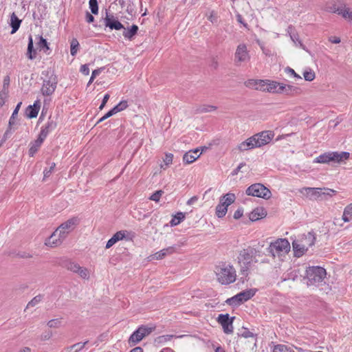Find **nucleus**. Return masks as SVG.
Masks as SVG:
<instances>
[{
  "instance_id": "423d86ee",
  "label": "nucleus",
  "mask_w": 352,
  "mask_h": 352,
  "mask_svg": "<svg viewBox=\"0 0 352 352\" xmlns=\"http://www.w3.org/2000/svg\"><path fill=\"white\" fill-rule=\"evenodd\" d=\"M325 269L320 266L308 267L306 270V278L308 285L318 286L326 277Z\"/></svg>"
},
{
  "instance_id": "20e7f679",
  "label": "nucleus",
  "mask_w": 352,
  "mask_h": 352,
  "mask_svg": "<svg viewBox=\"0 0 352 352\" xmlns=\"http://www.w3.org/2000/svg\"><path fill=\"white\" fill-rule=\"evenodd\" d=\"M290 243L286 239H278L271 242L267 248V255L272 258L284 256L290 251Z\"/></svg>"
},
{
  "instance_id": "69168bd1",
  "label": "nucleus",
  "mask_w": 352,
  "mask_h": 352,
  "mask_svg": "<svg viewBox=\"0 0 352 352\" xmlns=\"http://www.w3.org/2000/svg\"><path fill=\"white\" fill-rule=\"evenodd\" d=\"M21 104H22L21 102L18 103L16 107H15V109L12 114L13 118H15V116L17 115L19 110L20 109Z\"/></svg>"
},
{
  "instance_id": "603ef678",
  "label": "nucleus",
  "mask_w": 352,
  "mask_h": 352,
  "mask_svg": "<svg viewBox=\"0 0 352 352\" xmlns=\"http://www.w3.org/2000/svg\"><path fill=\"white\" fill-rule=\"evenodd\" d=\"M52 336V331H46L43 332L41 336V340L43 341H46L50 340Z\"/></svg>"
},
{
  "instance_id": "4c0bfd02",
  "label": "nucleus",
  "mask_w": 352,
  "mask_h": 352,
  "mask_svg": "<svg viewBox=\"0 0 352 352\" xmlns=\"http://www.w3.org/2000/svg\"><path fill=\"white\" fill-rule=\"evenodd\" d=\"M14 119H15V118H13L12 116H11L10 120H9L8 128L6 131V132L3 135V140H6L11 135L12 126L15 124Z\"/></svg>"
},
{
  "instance_id": "72a5a7b5",
  "label": "nucleus",
  "mask_w": 352,
  "mask_h": 352,
  "mask_svg": "<svg viewBox=\"0 0 352 352\" xmlns=\"http://www.w3.org/2000/svg\"><path fill=\"white\" fill-rule=\"evenodd\" d=\"M37 45L41 50H43L47 54H50L49 51L50 49L45 38H43L41 36H39V41L38 42Z\"/></svg>"
},
{
  "instance_id": "680f3d73",
  "label": "nucleus",
  "mask_w": 352,
  "mask_h": 352,
  "mask_svg": "<svg viewBox=\"0 0 352 352\" xmlns=\"http://www.w3.org/2000/svg\"><path fill=\"white\" fill-rule=\"evenodd\" d=\"M85 19L86 21L89 23H91L94 21V16L91 14L89 12H86Z\"/></svg>"
},
{
  "instance_id": "e433bc0d",
  "label": "nucleus",
  "mask_w": 352,
  "mask_h": 352,
  "mask_svg": "<svg viewBox=\"0 0 352 352\" xmlns=\"http://www.w3.org/2000/svg\"><path fill=\"white\" fill-rule=\"evenodd\" d=\"M336 11H338V14L342 15L343 18L352 21V11L349 8H344L343 9H338Z\"/></svg>"
},
{
  "instance_id": "ddd939ff",
  "label": "nucleus",
  "mask_w": 352,
  "mask_h": 352,
  "mask_svg": "<svg viewBox=\"0 0 352 352\" xmlns=\"http://www.w3.org/2000/svg\"><path fill=\"white\" fill-rule=\"evenodd\" d=\"M154 329L155 327H148L144 325L140 326L131 335L129 342L133 343V344L138 343L145 336L149 335Z\"/></svg>"
},
{
  "instance_id": "c85d7f7f",
  "label": "nucleus",
  "mask_w": 352,
  "mask_h": 352,
  "mask_svg": "<svg viewBox=\"0 0 352 352\" xmlns=\"http://www.w3.org/2000/svg\"><path fill=\"white\" fill-rule=\"evenodd\" d=\"M279 89L280 90V94L285 93L287 95L292 94L293 93H298L300 89L292 85H287L284 84H281L280 85Z\"/></svg>"
},
{
  "instance_id": "774afa93",
  "label": "nucleus",
  "mask_w": 352,
  "mask_h": 352,
  "mask_svg": "<svg viewBox=\"0 0 352 352\" xmlns=\"http://www.w3.org/2000/svg\"><path fill=\"white\" fill-rule=\"evenodd\" d=\"M329 41L332 43L338 44L340 43V38L338 37H330Z\"/></svg>"
},
{
  "instance_id": "dca6fc26",
  "label": "nucleus",
  "mask_w": 352,
  "mask_h": 352,
  "mask_svg": "<svg viewBox=\"0 0 352 352\" xmlns=\"http://www.w3.org/2000/svg\"><path fill=\"white\" fill-rule=\"evenodd\" d=\"M234 57L236 64L239 62H245L250 59L247 47L245 44L242 43L237 46Z\"/></svg>"
},
{
  "instance_id": "5fc2aeb1",
  "label": "nucleus",
  "mask_w": 352,
  "mask_h": 352,
  "mask_svg": "<svg viewBox=\"0 0 352 352\" xmlns=\"http://www.w3.org/2000/svg\"><path fill=\"white\" fill-rule=\"evenodd\" d=\"M173 155L172 153H166L164 162L166 166L172 164Z\"/></svg>"
},
{
  "instance_id": "f03ea898",
  "label": "nucleus",
  "mask_w": 352,
  "mask_h": 352,
  "mask_svg": "<svg viewBox=\"0 0 352 352\" xmlns=\"http://www.w3.org/2000/svg\"><path fill=\"white\" fill-rule=\"evenodd\" d=\"M274 133L271 131H263L241 142L238 148L241 151H245L254 148L261 147L268 144L274 138Z\"/></svg>"
},
{
  "instance_id": "aec40b11",
  "label": "nucleus",
  "mask_w": 352,
  "mask_h": 352,
  "mask_svg": "<svg viewBox=\"0 0 352 352\" xmlns=\"http://www.w3.org/2000/svg\"><path fill=\"white\" fill-rule=\"evenodd\" d=\"M199 151V148H196L194 151H189L186 153L183 156L184 162L188 164L195 162L199 157V154H198Z\"/></svg>"
},
{
  "instance_id": "39448f33",
  "label": "nucleus",
  "mask_w": 352,
  "mask_h": 352,
  "mask_svg": "<svg viewBox=\"0 0 352 352\" xmlns=\"http://www.w3.org/2000/svg\"><path fill=\"white\" fill-rule=\"evenodd\" d=\"M217 280L223 285H228L234 283L236 274L234 268L230 265L223 263L216 268Z\"/></svg>"
},
{
  "instance_id": "e2e57ef3",
  "label": "nucleus",
  "mask_w": 352,
  "mask_h": 352,
  "mask_svg": "<svg viewBox=\"0 0 352 352\" xmlns=\"http://www.w3.org/2000/svg\"><path fill=\"white\" fill-rule=\"evenodd\" d=\"M343 8H344L337 7L336 5H335V4H333L331 6L327 8L329 11H330L331 12H335V13H338V11H336V10H337L338 9H343Z\"/></svg>"
},
{
  "instance_id": "412c9836",
  "label": "nucleus",
  "mask_w": 352,
  "mask_h": 352,
  "mask_svg": "<svg viewBox=\"0 0 352 352\" xmlns=\"http://www.w3.org/2000/svg\"><path fill=\"white\" fill-rule=\"evenodd\" d=\"M44 140H45L43 138L38 135V138L36 140L32 142L30 144V147L29 149V155L30 157H33L34 155V154L38 151V150L41 147Z\"/></svg>"
},
{
  "instance_id": "ea45409f",
  "label": "nucleus",
  "mask_w": 352,
  "mask_h": 352,
  "mask_svg": "<svg viewBox=\"0 0 352 352\" xmlns=\"http://www.w3.org/2000/svg\"><path fill=\"white\" fill-rule=\"evenodd\" d=\"M226 302L232 306H238L243 303L242 302H241V299L239 298L238 294L230 298H228L226 300Z\"/></svg>"
},
{
  "instance_id": "b1692460",
  "label": "nucleus",
  "mask_w": 352,
  "mask_h": 352,
  "mask_svg": "<svg viewBox=\"0 0 352 352\" xmlns=\"http://www.w3.org/2000/svg\"><path fill=\"white\" fill-rule=\"evenodd\" d=\"M38 101L35 102V103L33 105H29L26 109V116L29 118H36L38 115L40 105L38 104Z\"/></svg>"
},
{
  "instance_id": "13d9d810",
  "label": "nucleus",
  "mask_w": 352,
  "mask_h": 352,
  "mask_svg": "<svg viewBox=\"0 0 352 352\" xmlns=\"http://www.w3.org/2000/svg\"><path fill=\"white\" fill-rule=\"evenodd\" d=\"M80 72L85 76L89 75V68L87 64L82 65L80 69Z\"/></svg>"
},
{
  "instance_id": "3c124183",
  "label": "nucleus",
  "mask_w": 352,
  "mask_h": 352,
  "mask_svg": "<svg viewBox=\"0 0 352 352\" xmlns=\"http://www.w3.org/2000/svg\"><path fill=\"white\" fill-rule=\"evenodd\" d=\"M164 193V192L162 190H157L155 192H154L151 197H150V199L152 200V201H155L156 202L159 201L161 196L162 195V194Z\"/></svg>"
},
{
  "instance_id": "9b49d317",
  "label": "nucleus",
  "mask_w": 352,
  "mask_h": 352,
  "mask_svg": "<svg viewBox=\"0 0 352 352\" xmlns=\"http://www.w3.org/2000/svg\"><path fill=\"white\" fill-rule=\"evenodd\" d=\"M245 192L248 195L261 197L265 199H269L272 196L271 191L260 183L252 184L246 189Z\"/></svg>"
},
{
  "instance_id": "a211bd4d",
  "label": "nucleus",
  "mask_w": 352,
  "mask_h": 352,
  "mask_svg": "<svg viewBox=\"0 0 352 352\" xmlns=\"http://www.w3.org/2000/svg\"><path fill=\"white\" fill-rule=\"evenodd\" d=\"M266 215L267 212L262 207H258L250 213L249 219L252 221H255L265 217Z\"/></svg>"
},
{
  "instance_id": "4be33fe9",
  "label": "nucleus",
  "mask_w": 352,
  "mask_h": 352,
  "mask_svg": "<svg viewBox=\"0 0 352 352\" xmlns=\"http://www.w3.org/2000/svg\"><path fill=\"white\" fill-rule=\"evenodd\" d=\"M175 251H176L175 247L170 246V247H168L166 248H164V249L156 252L153 255V257L157 260L162 259L164 257H166V256L173 254L174 252H175Z\"/></svg>"
},
{
  "instance_id": "5701e85b",
  "label": "nucleus",
  "mask_w": 352,
  "mask_h": 352,
  "mask_svg": "<svg viewBox=\"0 0 352 352\" xmlns=\"http://www.w3.org/2000/svg\"><path fill=\"white\" fill-rule=\"evenodd\" d=\"M242 337L244 338H252V341L248 340L245 341V343L248 344V346L251 348V349H254V346H256V338L253 333L250 332L248 329H245L244 331L241 333Z\"/></svg>"
},
{
  "instance_id": "8fccbe9b",
  "label": "nucleus",
  "mask_w": 352,
  "mask_h": 352,
  "mask_svg": "<svg viewBox=\"0 0 352 352\" xmlns=\"http://www.w3.org/2000/svg\"><path fill=\"white\" fill-rule=\"evenodd\" d=\"M55 166H56V164L53 162V163H52V164L49 168H45L44 170V171H43L44 179L49 177L51 175V174L52 173V172L54 171V170L55 168Z\"/></svg>"
},
{
  "instance_id": "7ed1b4c3",
  "label": "nucleus",
  "mask_w": 352,
  "mask_h": 352,
  "mask_svg": "<svg viewBox=\"0 0 352 352\" xmlns=\"http://www.w3.org/2000/svg\"><path fill=\"white\" fill-rule=\"evenodd\" d=\"M316 237L314 234L308 232L307 234H302L298 239L293 240L292 248L294 256L297 258L301 257L308 250L309 247L314 245Z\"/></svg>"
},
{
  "instance_id": "4468645a",
  "label": "nucleus",
  "mask_w": 352,
  "mask_h": 352,
  "mask_svg": "<svg viewBox=\"0 0 352 352\" xmlns=\"http://www.w3.org/2000/svg\"><path fill=\"white\" fill-rule=\"evenodd\" d=\"M234 317L230 318L228 314H219L217 318V322L222 326L223 331L226 334L233 332L232 322Z\"/></svg>"
},
{
  "instance_id": "f704fd0d",
  "label": "nucleus",
  "mask_w": 352,
  "mask_h": 352,
  "mask_svg": "<svg viewBox=\"0 0 352 352\" xmlns=\"http://www.w3.org/2000/svg\"><path fill=\"white\" fill-rule=\"evenodd\" d=\"M184 218L185 214L183 212H177L170 221V226H175L179 224L184 219Z\"/></svg>"
},
{
  "instance_id": "2f4dec72",
  "label": "nucleus",
  "mask_w": 352,
  "mask_h": 352,
  "mask_svg": "<svg viewBox=\"0 0 352 352\" xmlns=\"http://www.w3.org/2000/svg\"><path fill=\"white\" fill-rule=\"evenodd\" d=\"M138 31V27L136 25H132L128 30L123 32V36L124 38L131 40L133 36L137 34Z\"/></svg>"
},
{
  "instance_id": "7c9ffc66",
  "label": "nucleus",
  "mask_w": 352,
  "mask_h": 352,
  "mask_svg": "<svg viewBox=\"0 0 352 352\" xmlns=\"http://www.w3.org/2000/svg\"><path fill=\"white\" fill-rule=\"evenodd\" d=\"M26 55L27 57L30 60H32L36 57V51L34 49L33 40L31 36L29 37Z\"/></svg>"
},
{
  "instance_id": "338daca9",
  "label": "nucleus",
  "mask_w": 352,
  "mask_h": 352,
  "mask_svg": "<svg viewBox=\"0 0 352 352\" xmlns=\"http://www.w3.org/2000/svg\"><path fill=\"white\" fill-rule=\"evenodd\" d=\"M198 198L197 196H194L189 199L187 201L188 205H192L197 201Z\"/></svg>"
},
{
  "instance_id": "473e14b6",
  "label": "nucleus",
  "mask_w": 352,
  "mask_h": 352,
  "mask_svg": "<svg viewBox=\"0 0 352 352\" xmlns=\"http://www.w3.org/2000/svg\"><path fill=\"white\" fill-rule=\"evenodd\" d=\"M342 219L344 222L352 221V204L345 207Z\"/></svg>"
},
{
  "instance_id": "f8f14e48",
  "label": "nucleus",
  "mask_w": 352,
  "mask_h": 352,
  "mask_svg": "<svg viewBox=\"0 0 352 352\" xmlns=\"http://www.w3.org/2000/svg\"><path fill=\"white\" fill-rule=\"evenodd\" d=\"M58 78L53 72L48 76V79L44 80L41 87V93L43 96L52 95L57 87Z\"/></svg>"
},
{
  "instance_id": "f3484780",
  "label": "nucleus",
  "mask_w": 352,
  "mask_h": 352,
  "mask_svg": "<svg viewBox=\"0 0 352 352\" xmlns=\"http://www.w3.org/2000/svg\"><path fill=\"white\" fill-rule=\"evenodd\" d=\"M56 122L54 121L51 117L49 118L47 123L42 126L38 135L45 140L47 135L56 129Z\"/></svg>"
},
{
  "instance_id": "c03bdc74",
  "label": "nucleus",
  "mask_w": 352,
  "mask_h": 352,
  "mask_svg": "<svg viewBox=\"0 0 352 352\" xmlns=\"http://www.w3.org/2000/svg\"><path fill=\"white\" fill-rule=\"evenodd\" d=\"M128 107L127 101L122 100L120 103H118L117 105H116L113 109H114L115 112L117 113L121 111L124 110Z\"/></svg>"
},
{
  "instance_id": "a18cd8bd",
  "label": "nucleus",
  "mask_w": 352,
  "mask_h": 352,
  "mask_svg": "<svg viewBox=\"0 0 352 352\" xmlns=\"http://www.w3.org/2000/svg\"><path fill=\"white\" fill-rule=\"evenodd\" d=\"M257 85H256V90H260L263 91H266V86L267 83V80H257Z\"/></svg>"
},
{
  "instance_id": "2eb2a0df",
  "label": "nucleus",
  "mask_w": 352,
  "mask_h": 352,
  "mask_svg": "<svg viewBox=\"0 0 352 352\" xmlns=\"http://www.w3.org/2000/svg\"><path fill=\"white\" fill-rule=\"evenodd\" d=\"M104 21L105 26L109 28L111 30H125L124 25L113 14H109L107 12H106V16L104 19Z\"/></svg>"
},
{
  "instance_id": "0eeeda50",
  "label": "nucleus",
  "mask_w": 352,
  "mask_h": 352,
  "mask_svg": "<svg viewBox=\"0 0 352 352\" xmlns=\"http://www.w3.org/2000/svg\"><path fill=\"white\" fill-rule=\"evenodd\" d=\"M349 153L342 151H330L320 155L314 160V163L329 164L330 162L340 163L349 158Z\"/></svg>"
},
{
  "instance_id": "bf43d9fd",
  "label": "nucleus",
  "mask_w": 352,
  "mask_h": 352,
  "mask_svg": "<svg viewBox=\"0 0 352 352\" xmlns=\"http://www.w3.org/2000/svg\"><path fill=\"white\" fill-rule=\"evenodd\" d=\"M109 97H110V96H109V94H106L104 96L103 99H102V103H101V104H100V107H99V109H100V110H102V109L104 107V106H105L106 103L107 102V101H108V100H109Z\"/></svg>"
},
{
  "instance_id": "bb28decb",
  "label": "nucleus",
  "mask_w": 352,
  "mask_h": 352,
  "mask_svg": "<svg viewBox=\"0 0 352 352\" xmlns=\"http://www.w3.org/2000/svg\"><path fill=\"white\" fill-rule=\"evenodd\" d=\"M21 23V20L16 16L14 12H12L10 16V25L12 27L11 34L15 33L19 30Z\"/></svg>"
},
{
  "instance_id": "4d7b16f0",
  "label": "nucleus",
  "mask_w": 352,
  "mask_h": 352,
  "mask_svg": "<svg viewBox=\"0 0 352 352\" xmlns=\"http://www.w3.org/2000/svg\"><path fill=\"white\" fill-rule=\"evenodd\" d=\"M243 209L242 208H239L234 212L233 217L235 219H239L243 216Z\"/></svg>"
},
{
  "instance_id": "09e8293b",
  "label": "nucleus",
  "mask_w": 352,
  "mask_h": 352,
  "mask_svg": "<svg viewBox=\"0 0 352 352\" xmlns=\"http://www.w3.org/2000/svg\"><path fill=\"white\" fill-rule=\"evenodd\" d=\"M61 321L60 319H53L47 322V326L50 328H58L60 326Z\"/></svg>"
},
{
  "instance_id": "c9c22d12",
  "label": "nucleus",
  "mask_w": 352,
  "mask_h": 352,
  "mask_svg": "<svg viewBox=\"0 0 352 352\" xmlns=\"http://www.w3.org/2000/svg\"><path fill=\"white\" fill-rule=\"evenodd\" d=\"M80 44L78 40L75 38H72L70 43V53L71 55L75 56L79 50Z\"/></svg>"
},
{
  "instance_id": "a19ab883",
  "label": "nucleus",
  "mask_w": 352,
  "mask_h": 352,
  "mask_svg": "<svg viewBox=\"0 0 352 352\" xmlns=\"http://www.w3.org/2000/svg\"><path fill=\"white\" fill-rule=\"evenodd\" d=\"M303 76L305 80L311 82L314 80L316 74L313 70L309 69L303 72Z\"/></svg>"
},
{
  "instance_id": "cd10ccee",
  "label": "nucleus",
  "mask_w": 352,
  "mask_h": 352,
  "mask_svg": "<svg viewBox=\"0 0 352 352\" xmlns=\"http://www.w3.org/2000/svg\"><path fill=\"white\" fill-rule=\"evenodd\" d=\"M89 343V340H86L84 342H78L72 346L65 348L66 352H79Z\"/></svg>"
},
{
  "instance_id": "58836bf2",
  "label": "nucleus",
  "mask_w": 352,
  "mask_h": 352,
  "mask_svg": "<svg viewBox=\"0 0 352 352\" xmlns=\"http://www.w3.org/2000/svg\"><path fill=\"white\" fill-rule=\"evenodd\" d=\"M273 352H294V351L285 345L278 344L274 346Z\"/></svg>"
},
{
  "instance_id": "f257e3e1",
  "label": "nucleus",
  "mask_w": 352,
  "mask_h": 352,
  "mask_svg": "<svg viewBox=\"0 0 352 352\" xmlns=\"http://www.w3.org/2000/svg\"><path fill=\"white\" fill-rule=\"evenodd\" d=\"M79 219L77 217H74L62 223L50 236L45 240V244L51 248L60 245L68 234L79 224Z\"/></svg>"
},
{
  "instance_id": "37998d69",
  "label": "nucleus",
  "mask_w": 352,
  "mask_h": 352,
  "mask_svg": "<svg viewBox=\"0 0 352 352\" xmlns=\"http://www.w3.org/2000/svg\"><path fill=\"white\" fill-rule=\"evenodd\" d=\"M89 5L91 13L97 14L98 13V5L97 0H89Z\"/></svg>"
},
{
  "instance_id": "a878e982",
  "label": "nucleus",
  "mask_w": 352,
  "mask_h": 352,
  "mask_svg": "<svg viewBox=\"0 0 352 352\" xmlns=\"http://www.w3.org/2000/svg\"><path fill=\"white\" fill-rule=\"evenodd\" d=\"M282 83L276 82V81H272L267 80V83L266 86L267 91L268 92L271 93H275V94H280V90L279 89L280 85H281Z\"/></svg>"
},
{
  "instance_id": "6ab92c4d",
  "label": "nucleus",
  "mask_w": 352,
  "mask_h": 352,
  "mask_svg": "<svg viewBox=\"0 0 352 352\" xmlns=\"http://www.w3.org/2000/svg\"><path fill=\"white\" fill-rule=\"evenodd\" d=\"M126 232V230L124 231H118L116 233H115L113 236L109 239L106 244V248L109 249L111 246H113L116 242L119 241L120 240L123 239L125 237V233Z\"/></svg>"
},
{
  "instance_id": "de8ad7c7",
  "label": "nucleus",
  "mask_w": 352,
  "mask_h": 352,
  "mask_svg": "<svg viewBox=\"0 0 352 352\" xmlns=\"http://www.w3.org/2000/svg\"><path fill=\"white\" fill-rule=\"evenodd\" d=\"M76 274H78L82 278H88L89 276V271L87 269L82 267L80 266V270L77 271Z\"/></svg>"
},
{
  "instance_id": "1a4fd4ad",
  "label": "nucleus",
  "mask_w": 352,
  "mask_h": 352,
  "mask_svg": "<svg viewBox=\"0 0 352 352\" xmlns=\"http://www.w3.org/2000/svg\"><path fill=\"white\" fill-rule=\"evenodd\" d=\"M256 253L254 248H249L241 251L238 257L239 263L241 264V272L245 277L248 276L249 267L252 262L253 256Z\"/></svg>"
},
{
  "instance_id": "9d476101",
  "label": "nucleus",
  "mask_w": 352,
  "mask_h": 352,
  "mask_svg": "<svg viewBox=\"0 0 352 352\" xmlns=\"http://www.w3.org/2000/svg\"><path fill=\"white\" fill-rule=\"evenodd\" d=\"M236 200L234 193H227L221 197L219 204L216 206L215 213L219 218L223 217L228 211V207Z\"/></svg>"
},
{
  "instance_id": "c756f323",
  "label": "nucleus",
  "mask_w": 352,
  "mask_h": 352,
  "mask_svg": "<svg viewBox=\"0 0 352 352\" xmlns=\"http://www.w3.org/2000/svg\"><path fill=\"white\" fill-rule=\"evenodd\" d=\"M217 109L216 106L211 104H201L198 106L195 109L196 113H204L215 111Z\"/></svg>"
},
{
  "instance_id": "6e6d98bb",
  "label": "nucleus",
  "mask_w": 352,
  "mask_h": 352,
  "mask_svg": "<svg viewBox=\"0 0 352 352\" xmlns=\"http://www.w3.org/2000/svg\"><path fill=\"white\" fill-rule=\"evenodd\" d=\"M285 72L289 74H291V75L294 76L295 78H296L298 79H302L300 76L297 74L293 69H292V68H290L289 67L285 68Z\"/></svg>"
},
{
  "instance_id": "49530a36",
  "label": "nucleus",
  "mask_w": 352,
  "mask_h": 352,
  "mask_svg": "<svg viewBox=\"0 0 352 352\" xmlns=\"http://www.w3.org/2000/svg\"><path fill=\"white\" fill-rule=\"evenodd\" d=\"M66 267L68 270L76 273L80 270V265L76 263L69 262L67 264Z\"/></svg>"
},
{
  "instance_id": "6e6552de",
  "label": "nucleus",
  "mask_w": 352,
  "mask_h": 352,
  "mask_svg": "<svg viewBox=\"0 0 352 352\" xmlns=\"http://www.w3.org/2000/svg\"><path fill=\"white\" fill-rule=\"evenodd\" d=\"M302 192L311 200H323L335 195L336 191L330 188H305Z\"/></svg>"
},
{
  "instance_id": "393cba45",
  "label": "nucleus",
  "mask_w": 352,
  "mask_h": 352,
  "mask_svg": "<svg viewBox=\"0 0 352 352\" xmlns=\"http://www.w3.org/2000/svg\"><path fill=\"white\" fill-rule=\"evenodd\" d=\"M256 294L255 289H247L243 292H241L240 293L237 294L239 298L241 299V302L243 303L244 302H246L249 299H250L252 297H253Z\"/></svg>"
},
{
  "instance_id": "0e129e2a",
  "label": "nucleus",
  "mask_w": 352,
  "mask_h": 352,
  "mask_svg": "<svg viewBox=\"0 0 352 352\" xmlns=\"http://www.w3.org/2000/svg\"><path fill=\"white\" fill-rule=\"evenodd\" d=\"M236 19L239 23L243 24L244 27L247 28L248 24L244 22L243 19L241 14H239L236 15Z\"/></svg>"
},
{
  "instance_id": "052dcab7",
  "label": "nucleus",
  "mask_w": 352,
  "mask_h": 352,
  "mask_svg": "<svg viewBox=\"0 0 352 352\" xmlns=\"http://www.w3.org/2000/svg\"><path fill=\"white\" fill-rule=\"evenodd\" d=\"M210 66L214 69H217L219 64L216 57H212L211 58Z\"/></svg>"
},
{
  "instance_id": "79ce46f5",
  "label": "nucleus",
  "mask_w": 352,
  "mask_h": 352,
  "mask_svg": "<svg viewBox=\"0 0 352 352\" xmlns=\"http://www.w3.org/2000/svg\"><path fill=\"white\" fill-rule=\"evenodd\" d=\"M43 299V296L39 294L33 298L28 304L26 309H28L30 307H34L37 304H38Z\"/></svg>"
},
{
  "instance_id": "864d4df0",
  "label": "nucleus",
  "mask_w": 352,
  "mask_h": 352,
  "mask_svg": "<svg viewBox=\"0 0 352 352\" xmlns=\"http://www.w3.org/2000/svg\"><path fill=\"white\" fill-rule=\"evenodd\" d=\"M245 84V86L249 88H252V89H256V85H257L258 82H257V80L251 79V80H248V81H246Z\"/></svg>"
}]
</instances>
